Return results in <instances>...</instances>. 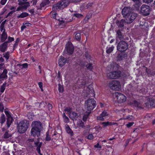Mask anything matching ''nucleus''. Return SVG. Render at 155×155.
Here are the masks:
<instances>
[{
	"mask_svg": "<svg viewBox=\"0 0 155 155\" xmlns=\"http://www.w3.org/2000/svg\"><path fill=\"white\" fill-rule=\"evenodd\" d=\"M31 135L33 137L39 136L40 132L42 129V123L39 121H34L31 124Z\"/></svg>",
	"mask_w": 155,
	"mask_h": 155,
	"instance_id": "obj_1",
	"label": "nucleus"
},
{
	"mask_svg": "<svg viewBox=\"0 0 155 155\" xmlns=\"http://www.w3.org/2000/svg\"><path fill=\"white\" fill-rule=\"evenodd\" d=\"M96 106V101L94 99H89L85 101V106L86 111L89 113H91Z\"/></svg>",
	"mask_w": 155,
	"mask_h": 155,
	"instance_id": "obj_2",
	"label": "nucleus"
},
{
	"mask_svg": "<svg viewBox=\"0 0 155 155\" xmlns=\"http://www.w3.org/2000/svg\"><path fill=\"white\" fill-rule=\"evenodd\" d=\"M28 125L29 124L26 121H20L18 125V131L20 133H24L26 131Z\"/></svg>",
	"mask_w": 155,
	"mask_h": 155,
	"instance_id": "obj_3",
	"label": "nucleus"
},
{
	"mask_svg": "<svg viewBox=\"0 0 155 155\" xmlns=\"http://www.w3.org/2000/svg\"><path fill=\"white\" fill-rule=\"evenodd\" d=\"M128 44L125 41L122 40L120 41L117 46V50L123 52L126 51L128 48Z\"/></svg>",
	"mask_w": 155,
	"mask_h": 155,
	"instance_id": "obj_4",
	"label": "nucleus"
},
{
	"mask_svg": "<svg viewBox=\"0 0 155 155\" xmlns=\"http://www.w3.org/2000/svg\"><path fill=\"white\" fill-rule=\"evenodd\" d=\"M109 86L111 89L116 91L119 90L121 87L120 82L117 80H114L110 82Z\"/></svg>",
	"mask_w": 155,
	"mask_h": 155,
	"instance_id": "obj_5",
	"label": "nucleus"
},
{
	"mask_svg": "<svg viewBox=\"0 0 155 155\" xmlns=\"http://www.w3.org/2000/svg\"><path fill=\"white\" fill-rule=\"evenodd\" d=\"M121 75V72L119 71L111 72L107 74V77L110 79H116Z\"/></svg>",
	"mask_w": 155,
	"mask_h": 155,
	"instance_id": "obj_6",
	"label": "nucleus"
},
{
	"mask_svg": "<svg viewBox=\"0 0 155 155\" xmlns=\"http://www.w3.org/2000/svg\"><path fill=\"white\" fill-rule=\"evenodd\" d=\"M74 50V47L72 43L68 42L66 44L64 52L66 54H68L69 55L73 54Z\"/></svg>",
	"mask_w": 155,
	"mask_h": 155,
	"instance_id": "obj_7",
	"label": "nucleus"
},
{
	"mask_svg": "<svg viewBox=\"0 0 155 155\" xmlns=\"http://www.w3.org/2000/svg\"><path fill=\"white\" fill-rule=\"evenodd\" d=\"M150 11V7L148 5H143L141 7V12L144 15H149Z\"/></svg>",
	"mask_w": 155,
	"mask_h": 155,
	"instance_id": "obj_8",
	"label": "nucleus"
},
{
	"mask_svg": "<svg viewBox=\"0 0 155 155\" xmlns=\"http://www.w3.org/2000/svg\"><path fill=\"white\" fill-rule=\"evenodd\" d=\"M137 16V14L134 13H131V14L125 18V23L127 24L131 23L136 18Z\"/></svg>",
	"mask_w": 155,
	"mask_h": 155,
	"instance_id": "obj_9",
	"label": "nucleus"
},
{
	"mask_svg": "<svg viewBox=\"0 0 155 155\" xmlns=\"http://www.w3.org/2000/svg\"><path fill=\"white\" fill-rule=\"evenodd\" d=\"M5 112L7 118H6V125H7V128H8L11 124L12 123L13 119L11 116L9 112L5 110Z\"/></svg>",
	"mask_w": 155,
	"mask_h": 155,
	"instance_id": "obj_10",
	"label": "nucleus"
},
{
	"mask_svg": "<svg viewBox=\"0 0 155 155\" xmlns=\"http://www.w3.org/2000/svg\"><path fill=\"white\" fill-rule=\"evenodd\" d=\"M115 96L118 102L120 103L124 102L126 101V97L124 94L118 92L115 93Z\"/></svg>",
	"mask_w": 155,
	"mask_h": 155,
	"instance_id": "obj_11",
	"label": "nucleus"
},
{
	"mask_svg": "<svg viewBox=\"0 0 155 155\" xmlns=\"http://www.w3.org/2000/svg\"><path fill=\"white\" fill-rule=\"evenodd\" d=\"M132 8L130 7H126L124 8L122 11V13L124 17H126L130 15L132 12Z\"/></svg>",
	"mask_w": 155,
	"mask_h": 155,
	"instance_id": "obj_12",
	"label": "nucleus"
},
{
	"mask_svg": "<svg viewBox=\"0 0 155 155\" xmlns=\"http://www.w3.org/2000/svg\"><path fill=\"white\" fill-rule=\"evenodd\" d=\"M8 70L6 69H5L3 71H1L0 72V83L2 82V81L6 80L8 78Z\"/></svg>",
	"mask_w": 155,
	"mask_h": 155,
	"instance_id": "obj_13",
	"label": "nucleus"
},
{
	"mask_svg": "<svg viewBox=\"0 0 155 155\" xmlns=\"http://www.w3.org/2000/svg\"><path fill=\"white\" fill-rule=\"evenodd\" d=\"M37 137V140H35V141L34 146V147H36V149H40L42 144V142H40V139L41 138H39V136Z\"/></svg>",
	"mask_w": 155,
	"mask_h": 155,
	"instance_id": "obj_14",
	"label": "nucleus"
},
{
	"mask_svg": "<svg viewBox=\"0 0 155 155\" xmlns=\"http://www.w3.org/2000/svg\"><path fill=\"white\" fill-rule=\"evenodd\" d=\"M69 117L73 120H77L78 116V114L73 111L70 112L68 113Z\"/></svg>",
	"mask_w": 155,
	"mask_h": 155,
	"instance_id": "obj_15",
	"label": "nucleus"
},
{
	"mask_svg": "<svg viewBox=\"0 0 155 155\" xmlns=\"http://www.w3.org/2000/svg\"><path fill=\"white\" fill-rule=\"evenodd\" d=\"M70 0H61L60 2V3L61 5L62 8H64L67 7L70 4Z\"/></svg>",
	"mask_w": 155,
	"mask_h": 155,
	"instance_id": "obj_16",
	"label": "nucleus"
},
{
	"mask_svg": "<svg viewBox=\"0 0 155 155\" xmlns=\"http://www.w3.org/2000/svg\"><path fill=\"white\" fill-rule=\"evenodd\" d=\"M8 43L5 42L0 45V51L2 52H4L7 48Z\"/></svg>",
	"mask_w": 155,
	"mask_h": 155,
	"instance_id": "obj_17",
	"label": "nucleus"
},
{
	"mask_svg": "<svg viewBox=\"0 0 155 155\" xmlns=\"http://www.w3.org/2000/svg\"><path fill=\"white\" fill-rule=\"evenodd\" d=\"M66 59L64 57L61 56L58 61V64L60 66L62 67L66 63Z\"/></svg>",
	"mask_w": 155,
	"mask_h": 155,
	"instance_id": "obj_18",
	"label": "nucleus"
},
{
	"mask_svg": "<svg viewBox=\"0 0 155 155\" xmlns=\"http://www.w3.org/2000/svg\"><path fill=\"white\" fill-rule=\"evenodd\" d=\"M146 71L147 73V75L149 77L154 76H155V70H153L152 71L150 69H147L146 68Z\"/></svg>",
	"mask_w": 155,
	"mask_h": 155,
	"instance_id": "obj_19",
	"label": "nucleus"
},
{
	"mask_svg": "<svg viewBox=\"0 0 155 155\" xmlns=\"http://www.w3.org/2000/svg\"><path fill=\"white\" fill-rule=\"evenodd\" d=\"M7 35L5 32V30L4 29L1 35V41L2 42H5L7 38Z\"/></svg>",
	"mask_w": 155,
	"mask_h": 155,
	"instance_id": "obj_20",
	"label": "nucleus"
},
{
	"mask_svg": "<svg viewBox=\"0 0 155 155\" xmlns=\"http://www.w3.org/2000/svg\"><path fill=\"white\" fill-rule=\"evenodd\" d=\"M12 136V134L8 130H6L2 136V137L3 138L5 139H7L11 137Z\"/></svg>",
	"mask_w": 155,
	"mask_h": 155,
	"instance_id": "obj_21",
	"label": "nucleus"
},
{
	"mask_svg": "<svg viewBox=\"0 0 155 155\" xmlns=\"http://www.w3.org/2000/svg\"><path fill=\"white\" fill-rule=\"evenodd\" d=\"M116 38H118L120 40L123 39L124 35L120 30H118L117 31Z\"/></svg>",
	"mask_w": 155,
	"mask_h": 155,
	"instance_id": "obj_22",
	"label": "nucleus"
},
{
	"mask_svg": "<svg viewBox=\"0 0 155 155\" xmlns=\"http://www.w3.org/2000/svg\"><path fill=\"white\" fill-rule=\"evenodd\" d=\"M63 8L60 2L57 3V4L53 5L52 7V10L55 11L58 9H61Z\"/></svg>",
	"mask_w": 155,
	"mask_h": 155,
	"instance_id": "obj_23",
	"label": "nucleus"
},
{
	"mask_svg": "<svg viewBox=\"0 0 155 155\" xmlns=\"http://www.w3.org/2000/svg\"><path fill=\"white\" fill-rule=\"evenodd\" d=\"M87 78L84 77L82 78L79 80V83H80V85H85L86 83Z\"/></svg>",
	"mask_w": 155,
	"mask_h": 155,
	"instance_id": "obj_24",
	"label": "nucleus"
},
{
	"mask_svg": "<svg viewBox=\"0 0 155 155\" xmlns=\"http://www.w3.org/2000/svg\"><path fill=\"white\" fill-rule=\"evenodd\" d=\"M125 20L122 19L120 21H118L117 22V24L119 27L122 28L124 26V23L125 22Z\"/></svg>",
	"mask_w": 155,
	"mask_h": 155,
	"instance_id": "obj_25",
	"label": "nucleus"
},
{
	"mask_svg": "<svg viewBox=\"0 0 155 155\" xmlns=\"http://www.w3.org/2000/svg\"><path fill=\"white\" fill-rule=\"evenodd\" d=\"M127 56V54L124 53H122L119 54L117 56L118 59L119 60H122Z\"/></svg>",
	"mask_w": 155,
	"mask_h": 155,
	"instance_id": "obj_26",
	"label": "nucleus"
},
{
	"mask_svg": "<svg viewBox=\"0 0 155 155\" xmlns=\"http://www.w3.org/2000/svg\"><path fill=\"white\" fill-rule=\"evenodd\" d=\"M66 130L67 133L68 134H70L71 136H72L73 135V131L71 130L69 126L68 125H66Z\"/></svg>",
	"mask_w": 155,
	"mask_h": 155,
	"instance_id": "obj_27",
	"label": "nucleus"
},
{
	"mask_svg": "<svg viewBox=\"0 0 155 155\" xmlns=\"http://www.w3.org/2000/svg\"><path fill=\"white\" fill-rule=\"evenodd\" d=\"M29 15V14L27 12H23L21 13L20 15H18L17 17L18 18H23L28 16Z\"/></svg>",
	"mask_w": 155,
	"mask_h": 155,
	"instance_id": "obj_28",
	"label": "nucleus"
},
{
	"mask_svg": "<svg viewBox=\"0 0 155 155\" xmlns=\"http://www.w3.org/2000/svg\"><path fill=\"white\" fill-rule=\"evenodd\" d=\"M85 125V124L81 120H80L78 121L77 123V124L78 127L84 128H85V127L86 126V125Z\"/></svg>",
	"mask_w": 155,
	"mask_h": 155,
	"instance_id": "obj_29",
	"label": "nucleus"
},
{
	"mask_svg": "<svg viewBox=\"0 0 155 155\" xmlns=\"http://www.w3.org/2000/svg\"><path fill=\"white\" fill-rule=\"evenodd\" d=\"M101 124L103 125V126L104 127H105L108 126H111L114 124V123H112L109 121L103 122H102Z\"/></svg>",
	"mask_w": 155,
	"mask_h": 155,
	"instance_id": "obj_30",
	"label": "nucleus"
},
{
	"mask_svg": "<svg viewBox=\"0 0 155 155\" xmlns=\"http://www.w3.org/2000/svg\"><path fill=\"white\" fill-rule=\"evenodd\" d=\"M112 67V70H116L119 69L120 66L117 64H113L111 65L110 66H108L107 67V68H110V67Z\"/></svg>",
	"mask_w": 155,
	"mask_h": 155,
	"instance_id": "obj_31",
	"label": "nucleus"
},
{
	"mask_svg": "<svg viewBox=\"0 0 155 155\" xmlns=\"http://www.w3.org/2000/svg\"><path fill=\"white\" fill-rule=\"evenodd\" d=\"M91 113H89L87 111H86L84 114V115L83 117V120L84 121H85L87 120V119L88 118L89 116Z\"/></svg>",
	"mask_w": 155,
	"mask_h": 155,
	"instance_id": "obj_32",
	"label": "nucleus"
},
{
	"mask_svg": "<svg viewBox=\"0 0 155 155\" xmlns=\"http://www.w3.org/2000/svg\"><path fill=\"white\" fill-rule=\"evenodd\" d=\"M22 8L24 9H27V8L30 6L29 2H26V1L22 4Z\"/></svg>",
	"mask_w": 155,
	"mask_h": 155,
	"instance_id": "obj_33",
	"label": "nucleus"
},
{
	"mask_svg": "<svg viewBox=\"0 0 155 155\" xmlns=\"http://www.w3.org/2000/svg\"><path fill=\"white\" fill-rule=\"evenodd\" d=\"M6 120L4 114H3L0 118V123L2 125L5 123Z\"/></svg>",
	"mask_w": 155,
	"mask_h": 155,
	"instance_id": "obj_34",
	"label": "nucleus"
},
{
	"mask_svg": "<svg viewBox=\"0 0 155 155\" xmlns=\"http://www.w3.org/2000/svg\"><path fill=\"white\" fill-rule=\"evenodd\" d=\"M133 104L135 106L138 107L140 109H143V107L140 106V103L138 101L136 100L134 101Z\"/></svg>",
	"mask_w": 155,
	"mask_h": 155,
	"instance_id": "obj_35",
	"label": "nucleus"
},
{
	"mask_svg": "<svg viewBox=\"0 0 155 155\" xmlns=\"http://www.w3.org/2000/svg\"><path fill=\"white\" fill-rule=\"evenodd\" d=\"M149 101L150 102V104L151 106H155V100L152 98H150L149 99Z\"/></svg>",
	"mask_w": 155,
	"mask_h": 155,
	"instance_id": "obj_36",
	"label": "nucleus"
},
{
	"mask_svg": "<svg viewBox=\"0 0 155 155\" xmlns=\"http://www.w3.org/2000/svg\"><path fill=\"white\" fill-rule=\"evenodd\" d=\"M114 48V47L113 46L109 48L107 47L106 48L107 50L106 51L107 53L109 54L111 53L113 51Z\"/></svg>",
	"mask_w": 155,
	"mask_h": 155,
	"instance_id": "obj_37",
	"label": "nucleus"
},
{
	"mask_svg": "<svg viewBox=\"0 0 155 155\" xmlns=\"http://www.w3.org/2000/svg\"><path fill=\"white\" fill-rule=\"evenodd\" d=\"M87 90L89 92L90 94H94L93 92H94L93 88L91 87L90 85H89V86L87 87Z\"/></svg>",
	"mask_w": 155,
	"mask_h": 155,
	"instance_id": "obj_38",
	"label": "nucleus"
},
{
	"mask_svg": "<svg viewBox=\"0 0 155 155\" xmlns=\"http://www.w3.org/2000/svg\"><path fill=\"white\" fill-rule=\"evenodd\" d=\"M6 84L7 83L5 82L4 83H3L2 85L1 86L0 88V91L2 93H3L4 92L5 89V87Z\"/></svg>",
	"mask_w": 155,
	"mask_h": 155,
	"instance_id": "obj_39",
	"label": "nucleus"
},
{
	"mask_svg": "<svg viewBox=\"0 0 155 155\" xmlns=\"http://www.w3.org/2000/svg\"><path fill=\"white\" fill-rule=\"evenodd\" d=\"M3 57L5 58L6 60H8L9 57V54L8 51H7L6 52L4 53L3 54Z\"/></svg>",
	"mask_w": 155,
	"mask_h": 155,
	"instance_id": "obj_40",
	"label": "nucleus"
},
{
	"mask_svg": "<svg viewBox=\"0 0 155 155\" xmlns=\"http://www.w3.org/2000/svg\"><path fill=\"white\" fill-rule=\"evenodd\" d=\"M143 106L144 107L146 108H149L151 107V106L150 104V102L149 101L144 104H143Z\"/></svg>",
	"mask_w": 155,
	"mask_h": 155,
	"instance_id": "obj_41",
	"label": "nucleus"
},
{
	"mask_svg": "<svg viewBox=\"0 0 155 155\" xmlns=\"http://www.w3.org/2000/svg\"><path fill=\"white\" fill-rule=\"evenodd\" d=\"M86 67L90 71H91L93 68L92 64L89 63L86 65Z\"/></svg>",
	"mask_w": 155,
	"mask_h": 155,
	"instance_id": "obj_42",
	"label": "nucleus"
},
{
	"mask_svg": "<svg viewBox=\"0 0 155 155\" xmlns=\"http://www.w3.org/2000/svg\"><path fill=\"white\" fill-rule=\"evenodd\" d=\"M58 90L59 91L60 93H62L64 91V89L62 86L60 84H58Z\"/></svg>",
	"mask_w": 155,
	"mask_h": 155,
	"instance_id": "obj_43",
	"label": "nucleus"
},
{
	"mask_svg": "<svg viewBox=\"0 0 155 155\" xmlns=\"http://www.w3.org/2000/svg\"><path fill=\"white\" fill-rule=\"evenodd\" d=\"M73 15L78 18H81L83 17V15L78 13H75L73 14Z\"/></svg>",
	"mask_w": 155,
	"mask_h": 155,
	"instance_id": "obj_44",
	"label": "nucleus"
},
{
	"mask_svg": "<svg viewBox=\"0 0 155 155\" xmlns=\"http://www.w3.org/2000/svg\"><path fill=\"white\" fill-rule=\"evenodd\" d=\"M92 3H89L86 6L85 8L86 9H91L92 7Z\"/></svg>",
	"mask_w": 155,
	"mask_h": 155,
	"instance_id": "obj_45",
	"label": "nucleus"
},
{
	"mask_svg": "<svg viewBox=\"0 0 155 155\" xmlns=\"http://www.w3.org/2000/svg\"><path fill=\"white\" fill-rule=\"evenodd\" d=\"M14 38L11 37L10 36H8V40L6 41L5 42H6L8 44L9 43L11 42L12 41H14Z\"/></svg>",
	"mask_w": 155,
	"mask_h": 155,
	"instance_id": "obj_46",
	"label": "nucleus"
},
{
	"mask_svg": "<svg viewBox=\"0 0 155 155\" xmlns=\"http://www.w3.org/2000/svg\"><path fill=\"white\" fill-rule=\"evenodd\" d=\"M51 140L50 136L49 135L48 133L47 132L46 133V137H45V140L46 141H49Z\"/></svg>",
	"mask_w": 155,
	"mask_h": 155,
	"instance_id": "obj_47",
	"label": "nucleus"
},
{
	"mask_svg": "<svg viewBox=\"0 0 155 155\" xmlns=\"http://www.w3.org/2000/svg\"><path fill=\"white\" fill-rule=\"evenodd\" d=\"M76 39L78 41H79L81 39V35L79 33H77L75 35Z\"/></svg>",
	"mask_w": 155,
	"mask_h": 155,
	"instance_id": "obj_48",
	"label": "nucleus"
},
{
	"mask_svg": "<svg viewBox=\"0 0 155 155\" xmlns=\"http://www.w3.org/2000/svg\"><path fill=\"white\" fill-rule=\"evenodd\" d=\"M5 69H6L4 63L0 64V70L1 71H3Z\"/></svg>",
	"mask_w": 155,
	"mask_h": 155,
	"instance_id": "obj_49",
	"label": "nucleus"
},
{
	"mask_svg": "<svg viewBox=\"0 0 155 155\" xmlns=\"http://www.w3.org/2000/svg\"><path fill=\"white\" fill-rule=\"evenodd\" d=\"M19 39L18 38H17V39L16 40L15 44H14L13 46V49L14 50L15 49V48L18 45V43L19 41Z\"/></svg>",
	"mask_w": 155,
	"mask_h": 155,
	"instance_id": "obj_50",
	"label": "nucleus"
},
{
	"mask_svg": "<svg viewBox=\"0 0 155 155\" xmlns=\"http://www.w3.org/2000/svg\"><path fill=\"white\" fill-rule=\"evenodd\" d=\"M27 0H18V4L19 5H21L22 4L25 2Z\"/></svg>",
	"mask_w": 155,
	"mask_h": 155,
	"instance_id": "obj_51",
	"label": "nucleus"
},
{
	"mask_svg": "<svg viewBox=\"0 0 155 155\" xmlns=\"http://www.w3.org/2000/svg\"><path fill=\"white\" fill-rule=\"evenodd\" d=\"M126 119L129 120H131L134 119V117L132 116H128L126 117Z\"/></svg>",
	"mask_w": 155,
	"mask_h": 155,
	"instance_id": "obj_52",
	"label": "nucleus"
},
{
	"mask_svg": "<svg viewBox=\"0 0 155 155\" xmlns=\"http://www.w3.org/2000/svg\"><path fill=\"white\" fill-rule=\"evenodd\" d=\"M4 109V107L3 104L2 103H0V111L2 112Z\"/></svg>",
	"mask_w": 155,
	"mask_h": 155,
	"instance_id": "obj_53",
	"label": "nucleus"
},
{
	"mask_svg": "<svg viewBox=\"0 0 155 155\" xmlns=\"http://www.w3.org/2000/svg\"><path fill=\"white\" fill-rule=\"evenodd\" d=\"M20 65V66H22V68H26L28 67V64L27 63H24L22 64H19Z\"/></svg>",
	"mask_w": 155,
	"mask_h": 155,
	"instance_id": "obj_54",
	"label": "nucleus"
},
{
	"mask_svg": "<svg viewBox=\"0 0 155 155\" xmlns=\"http://www.w3.org/2000/svg\"><path fill=\"white\" fill-rule=\"evenodd\" d=\"M107 112L105 111H103L101 114V115L103 117L107 116Z\"/></svg>",
	"mask_w": 155,
	"mask_h": 155,
	"instance_id": "obj_55",
	"label": "nucleus"
},
{
	"mask_svg": "<svg viewBox=\"0 0 155 155\" xmlns=\"http://www.w3.org/2000/svg\"><path fill=\"white\" fill-rule=\"evenodd\" d=\"M63 118L64 120V122L65 123H68L69 122V120L68 117L66 116L64 117Z\"/></svg>",
	"mask_w": 155,
	"mask_h": 155,
	"instance_id": "obj_56",
	"label": "nucleus"
},
{
	"mask_svg": "<svg viewBox=\"0 0 155 155\" xmlns=\"http://www.w3.org/2000/svg\"><path fill=\"white\" fill-rule=\"evenodd\" d=\"M67 22V21L61 20V21H60L59 23V24H60V25H64Z\"/></svg>",
	"mask_w": 155,
	"mask_h": 155,
	"instance_id": "obj_57",
	"label": "nucleus"
},
{
	"mask_svg": "<svg viewBox=\"0 0 155 155\" xmlns=\"http://www.w3.org/2000/svg\"><path fill=\"white\" fill-rule=\"evenodd\" d=\"M35 140H37V139H35L34 138H31V139H29L28 140V141L30 143L31 142H35Z\"/></svg>",
	"mask_w": 155,
	"mask_h": 155,
	"instance_id": "obj_58",
	"label": "nucleus"
},
{
	"mask_svg": "<svg viewBox=\"0 0 155 155\" xmlns=\"http://www.w3.org/2000/svg\"><path fill=\"white\" fill-rule=\"evenodd\" d=\"M93 135L91 134H90L87 137V138L90 140H92L93 138Z\"/></svg>",
	"mask_w": 155,
	"mask_h": 155,
	"instance_id": "obj_59",
	"label": "nucleus"
},
{
	"mask_svg": "<svg viewBox=\"0 0 155 155\" xmlns=\"http://www.w3.org/2000/svg\"><path fill=\"white\" fill-rule=\"evenodd\" d=\"M134 124V122H129L126 125L127 127H130L133 125Z\"/></svg>",
	"mask_w": 155,
	"mask_h": 155,
	"instance_id": "obj_60",
	"label": "nucleus"
},
{
	"mask_svg": "<svg viewBox=\"0 0 155 155\" xmlns=\"http://www.w3.org/2000/svg\"><path fill=\"white\" fill-rule=\"evenodd\" d=\"M37 2V1L36 0H33L30 2V3L32 4V5H36Z\"/></svg>",
	"mask_w": 155,
	"mask_h": 155,
	"instance_id": "obj_61",
	"label": "nucleus"
},
{
	"mask_svg": "<svg viewBox=\"0 0 155 155\" xmlns=\"http://www.w3.org/2000/svg\"><path fill=\"white\" fill-rule=\"evenodd\" d=\"M153 0H143V1L145 3H148L152 2Z\"/></svg>",
	"mask_w": 155,
	"mask_h": 155,
	"instance_id": "obj_62",
	"label": "nucleus"
},
{
	"mask_svg": "<svg viewBox=\"0 0 155 155\" xmlns=\"http://www.w3.org/2000/svg\"><path fill=\"white\" fill-rule=\"evenodd\" d=\"M94 147L96 148H101V146L98 143H97L96 144L94 145Z\"/></svg>",
	"mask_w": 155,
	"mask_h": 155,
	"instance_id": "obj_63",
	"label": "nucleus"
},
{
	"mask_svg": "<svg viewBox=\"0 0 155 155\" xmlns=\"http://www.w3.org/2000/svg\"><path fill=\"white\" fill-rule=\"evenodd\" d=\"M7 0H1L0 3L2 5H5Z\"/></svg>",
	"mask_w": 155,
	"mask_h": 155,
	"instance_id": "obj_64",
	"label": "nucleus"
}]
</instances>
